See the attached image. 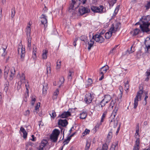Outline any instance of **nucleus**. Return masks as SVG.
<instances>
[{
	"mask_svg": "<svg viewBox=\"0 0 150 150\" xmlns=\"http://www.w3.org/2000/svg\"><path fill=\"white\" fill-rule=\"evenodd\" d=\"M144 7L145 8L146 11H148L150 9V0L147 1L145 3Z\"/></svg>",
	"mask_w": 150,
	"mask_h": 150,
	"instance_id": "4be33fe9",
	"label": "nucleus"
},
{
	"mask_svg": "<svg viewBox=\"0 0 150 150\" xmlns=\"http://www.w3.org/2000/svg\"><path fill=\"white\" fill-rule=\"evenodd\" d=\"M118 27H113V28H111L110 30H111L110 32H112V33H115L117 31Z\"/></svg>",
	"mask_w": 150,
	"mask_h": 150,
	"instance_id": "a18cd8bd",
	"label": "nucleus"
},
{
	"mask_svg": "<svg viewBox=\"0 0 150 150\" xmlns=\"http://www.w3.org/2000/svg\"><path fill=\"white\" fill-rule=\"evenodd\" d=\"M148 98V92H146L145 96L144 98V100L147 101V99Z\"/></svg>",
	"mask_w": 150,
	"mask_h": 150,
	"instance_id": "0e129e2a",
	"label": "nucleus"
},
{
	"mask_svg": "<svg viewBox=\"0 0 150 150\" xmlns=\"http://www.w3.org/2000/svg\"><path fill=\"white\" fill-rule=\"evenodd\" d=\"M26 33L28 41V46L30 48L31 47V37L30 33L31 28L29 26H27L26 28Z\"/></svg>",
	"mask_w": 150,
	"mask_h": 150,
	"instance_id": "20e7f679",
	"label": "nucleus"
},
{
	"mask_svg": "<svg viewBox=\"0 0 150 150\" xmlns=\"http://www.w3.org/2000/svg\"><path fill=\"white\" fill-rule=\"evenodd\" d=\"M109 68V67L108 66H104L100 69V74L101 76V77L99 79V81L102 80L104 78V74L106 72Z\"/></svg>",
	"mask_w": 150,
	"mask_h": 150,
	"instance_id": "6e6552de",
	"label": "nucleus"
},
{
	"mask_svg": "<svg viewBox=\"0 0 150 150\" xmlns=\"http://www.w3.org/2000/svg\"><path fill=\"white\" fill-rule=\"evenodd\" d=\"M98 103L100 106L101 108H103V107L105 106V104L107 103L102 100L100 103Z\"/></svg>",
	"mask_w": 150,
	"mask_h": 150,
	"instance_id": "c03bdc74",
	"label": "nucleus"
},
{
	"mask_svg": "<svg viewBox=\"0 0 150 150\" xmlns=\"http://www.w3.org/2000/svg\"><path fill=\"white\" fill-rule=\"evenodd\" d=\"M87 115V113L86 112H83L80 114V118L81 119H84L86 118Z\"/></svg>",
	"mask_w": 150,
	"mask_h": 150,
	"instance_id": "473e14b6",
	"label": "nucleus"
},
{
	"mask_svg": "<svg viewBox=\"0 0 150 150\" xmlns=\"http://www.w3.org/2000/svg\"><path fill=\"white\" fill-rule=\"evenodd\" d=\"M15 70L14 67H12L11 69V74L10 75L9 77V79L11 81L12 80L14 76L15 73Z\"/></svg>",
	"mask_w": 150,
	"mask_h": 150,
	"instance_id": "6ab92c4d",
	"label": "nucleus"
},
{
	"mask_svg": "<svg viewBox=\"0 0 150 150\" xmlns=\"http://www.w3.org/2000/svg\"><path fill=\"white\" fill-rule=\"evenodd\" d=\"M48 51L46 50H44L43 51V53L42 55V57L43 59H46L47 57V55Z\"/></svg>",
	"mask_w": 150,
	"mask_h": 150,
	"instance_id": "cd10ccee",
	"label": "nucleus"
},
{
	"mask_svg": "<svg viewBox=\"0 0 150 150\" xmlns=\"http://www.w3.org/2000/svg\"><path fill=\"white\" fill-rule=\"evenodd\" d=\"M70 140H69V139H68V138L66 139H65L63 142L64 145L67 144L69 142Z\"/></svg>",
	"mask_w": 150,
	"mask_h": 150,
	"instance_id": "4d7b16f0",
	"label": "nucleus"
},
{
	"mask_svg": "<svg viewBox=\"0 0 150 150\" xmlns=\"http://www.w3.org/2000/svg\"><path fill=\"white\" fill-rule=\"evenodd\" d=\"M18 75L20 76L21 81L18 82V84H21L22 83V81H24L25 80V74L23 73H22L21 76L19 74H18Z\"/></svg>",
	"mask_w": 150,
	"mask_h": 150,
	"instance_id": "c756f323",
	"label": "nucleus"
},
{
	"mask_svg": "<svg viewBox=\"0 0 150 150\" xmlns=\"http://www.w3.org/2000/svg\"><path fill=\"white\" fill-rule=\"evenodd\" d=\"M50 114L51 116V117L53 119H54L56 116V113L55 112L54 110H52V113H50Z\"/></svg>",
	"mask_w": 150,
	"mask_h": 150,
	"instance_id": "37998d69",
	"label": "nucleus"
},
{
	"mask_svg": "<svg viewBox=\"0 0 150 150\" xmlns=\"http://www.w3.org/2000/svg\"><path fill=\"white\" fill-rule=\"evenodd\" d=\"M136 131V133H137L138 132H139V124H138L137 125Z\"/></svg>",
	"mask_w": 150,
	"mask_h": 150,
	"instance_id": "69168bd1",
	"label": "nucleus"
},
{
	"mask_svg": "<svg viewBox=\"0 0 150 150\" xmlns=\"http://www.w3.org/2000/svg\"><path fill=\"white\" fill-rule=\"evenodd\" d=\"M96 109L97 110L99 111L102 109V108L98 104L96 106Z\"/></svg>",
	"mask_w": 150,
	"mask_h": 150,
	"instance_id": "5fc2aeb1",
	"label": "nucleus"
},
{
	"mask_svg": "<svg viewBox=\"0 0 150 150\" xmlns=\"http://www.w3.org/2000/svg\"><path fill=\"white\" fill-rule=\"evenodd\" d=\"M50 63L49 62H48L47 63L46 65L47 66L46 70L47 73H50L51 72L50 71Z\"/></svg>",
	"mask_w": 150,
	"mask_h": 150,
	"instance_id": "a878e982",
	"label": "nucleus"
},
{
	"mask_svg": "<svg viewBox=\"0 0 150 150\" xmlns=\"http://www.w3.org/2000/svg\"><path fill=\"white\" fill-rule=\"evenodd\" d=\"M25 86L27 90V92L29 91L28 88L29 87V85L28 82H27V83H25Z\"/></svg>",
	"mask_w": 150,
	"mask_h": 150,
	"instance_id": "680f3d73",
	"label": "nucleus"
},
{
	"mask_svg": "<svg viewBox=\"0 0 150 150\" xmlns=\"http://www.w3.org/2000/svg\"><path fill=\"white\" fill-rule=\"evenodd\" d=\"M112 32H110V31L108 32L105 34V38L107 39H109L112 36Z\"/></svg>",
	"mask_w": 150,
	"mask_h": 150,
	"instance_id": "72a5a7b5",
	"label": "nucleus"
},
{
	"mask_svg": "<svg viewBox=\"0 0 150 150\" xmlns=\"http://www.w3.org/2000/svg\"><path fill=\"white\" fill-rule=\"evenodd\" d=\"M90 11V10L89 9L83 6L81 7L79 10V12L81 15H83L84 14L89 13Z\"/></svg>",
	"mask_w": 150,
	"mask_h": 150,
	"instance_id": "f8f14e48",
	"label": "nucleus"
},
{
	"mask_svg": "<svg viewBox=\"0 0 150 150\" xmlns=\"http://www.w3.org/2000/svg\"><path fill=\"white\" fill-rule=\"evenodd\" d=\"M118 141H116V142H115L112 145L110 149H113V150L117 149L118 148Z\"/></svg>",
	"mask_w": 150,
	"mask_h": 150,
	"instance_id": "5701e85b",
	"label": "nucleus"
},
{
	"mask_svg": "<svg viewBox=\"0 0 150 150\" xmlns=\"http://www.w3.org/2000/svg\"><path fill=\"white\" fill-rule=\"evenodd\" d=\"M20 131L23 134V137L25 138L27 137V133L25 129L23 127H21L20 128Z\"/></svg>",
	"mask_w": 150,
	"mask_h": 150,
	"instance_id": "b1692460",
	"label": "nucleus"
},
{
	"mask_svg": "<svg viewBox=\"0 0 150 150\" xmlns=\"http://www.w3.org/2000/svg\"><path fill=\"white\" fill-rule=\"evenodd\" d=\"M81 3V0H72L69 8V11L70 13L72 12V14H74V9L78 8Z\"/></svg>",
	"mask_w": 150,
	"mask_h": 150,
	"instance_id": "f257e3e1",
	"label": "nucleus"
},
{
	"mask_svg": "<svg viewBox=\"0 0 150 150\" xmlns=\"http://www.w3.org/2000/svg\"><path fill=\"white\" fill-rule=\"evenodd\" d=\"M87 38V37L85 35H82L80 37V39L82 41L85 42Z\"/></svg>",
	"mask_w": 150,
	"mask_h": 150,
	"instance_id": "603ef678",
	"label": "nucleus"
},
{
	"mask_svg": "<svg viewBox=\"0 0 150 150\" xmlns=\"http://www.w3.org/2000/svg\"><path fill=\"white\" fill-rule=\"evenodd\" d=\"M59 133L60 131L59 130L57 129H55L53 131L52 134L58 137Z\"/></svg>",
	"mask_w": 150,
	"mask_h": 150,
	"instance_id": "c9c22d12",
	"label": "nucleus"
},
{
	"mask_svg": "<svg viewBox=\"0 0 150 150\" xmlns=\"http://www.w3.org/2000/svg\"><path fill=\"white\" fill-rule=\"evenodd\" d=\"M47 88L45 86V87L43 86L42 93L44 95H45L47 93Z\"/></svg>",
	"mask_w": 150,
	"mask_h": 150,
	"instance_id": "09e8293b",
	"label": "nucleus"
},
{
	"mask_svg": "<svg viewBox=\"0 0 150 150\" xmlns=\"http://www.w3.org/2000/svg\"><path fill=\"white\" fill-rule=\"evenodd\" d=\"M90 43H88V50H89L91 49V47H93V44L94 43V41H92V40H90Z\"/></svg>",
	"mask_w": 150,
	"mask_h": 150,
	"instance_id": "4c0bfd02",
	"label": "nucleus"
},
{
	"mask_svg": "<svg viewBox=\"0 0 150 150\" xmlns=\"http://www.w3.org/2000/svg\"><path fill=\"white\" fill-rule=\"evenodd\" d=\"M108 149V146L107 144H105L103 145L102 150H107Z\"/></svg>",
	"mask_w": 150,
	"mask_h": 150,
	"instance_id": "6e6d98bb",
	"label": "nucleus"
},
{
	"mask_svg": "<svg viewBox=\"0 0 150 150\" xmlns=\"http://www.w3.org/2000/svg\"><path fill=\"white\" fill-rule=\"evenodd\" d=\"M91 11L94 13H103L106 12L105 8L103 5H100L98 6H91Z\"/></svg>",
	"mask_w": 150,
	"mask_h": 150,
	"instance_id": "7ed1b4c3",
	"label": "nucleus"
},
{
	"mask_svg": "<svg viewBox=\"0 0 150 150\" xmlns=\"http://www.w3.org/2000/svg\"><path fill=\"white\" fill-rule=\"evenodd\" d=\"M90 131L89 129H86L84 132L82 133V135L83 136H84L85 134H87L89 133Z\"/></svg>",
	"mask_w": 150,
	"mask_h": 150,
	"instance_id": "864d4df0",
	"label": "nucleus"
},
{
	"mask_svg": "<svg viewBox=\"0 0 150 150\" xmlns=\"http://www.w3.org/2000/svg\"><path fill=\"white\" fill-rule=\"evenodd\" d=\"M135 51V49L133 47V45H132L131 47L130 50L129 49L128 52L129 54H131L133 52Z\"/></svg>",
	"mask_w": 150,
	"mask_h": 150,
	"instance_id": "de8ad7c7",
	"label": "nucleus"
},
{
	"mask_svg": "<svg viewBox=\"0 0 150 150\" xmlns=\"http://www.w3.org/2000/svg\"><path fill=\"white\" fill-rule=\"evenodd\" d=\"M144 44L146 49V53L150 54V38H147L145 40Z\"/></svg>",
	"mask_w": 150,
	"mask_h": 150,
	"instance_id": "ddd939ff",
	"label": "nucleus"
},
{
	"mask_svg": "<svg viewBox=\"0 0 150 150\" xmlns=\"http://www.w3.org/2000/svg\"><path fill=\"white\" fill-rule=\"evenodd\" d=\"M47 16L44 14H42L40 17L41 23L44 25L45 28L47 26Z\"/></svg>",
	"mask_w": 150,
	"mask_h": 150,
	"instance_id": "9d476101",
	"label": "nucleus"
},
{
	"mask_svg": "<svg viewBox=\"0 0 150 150\" xmlns=\"http://www.w3.org/2000/svg\"><path fill=\"white\" fill-rule=\"evenodd\" d=\"M59 91L58 89H57L55 91L54 93L53 94V98L54 99H56L57 98V96L59 94Z\"/></svg>",
	"mask_w": 150,
	"mask_h": 150,
	"instance_id": "e433bc0d",
	"label": "nucleus"
},
{
	"mask_svg": "<svg viewBox=\"0 0 150 150\" xmlns=\"http://www.w3.org/2000/svg\"><path fill=\"white\" fill-rule=\"evenodd\" d=\"M7 69V67L5 66V69H4V78L5 80H7V78H8V72L9 71V70H8V69L6 70V69Z\"/></svg>",
	"mask_w": 150,
	"mask_h": 150,
	"instance_id": "bb28decb",
	"label": "nucleus"
},
{
	"mask_svg": "<svg viewBox=\"0 0 150 150\" xmlns=\"http://www.w3.org/2000/svg\"><path fill=\"white\" fill-rule=\"evenodd\" d=\"M33 51H37V48L36 46L35 45H33Z\"/></svg>",
	"mask_w": 150,
	"mask_h": 150,
	"instance_id": "338daca9",
	"label": "nucleus"
},
{
	"mask_svg": "<svg viewBox=\"0 0 150 150\" xmlns=\"http://www.w3.org/2000/svg\"><path fill=\"white\" fill-rule=\"evenodd\" d=\"M58 137L52 134L51 135L50 138L51 140L53 142H56L58 139Z\"/></svg>",
	"mask_w": 150,
	"mask_h": 150,
	"instance_id": "7c9ffc66",
	"label": "nucleus"
},
{
	"mask_svg": "<svg viewBox=\"0 0 150 150\" xmlns=\"http://www.w3.org/2000/svg\"><path fill=\"white\" fill-rule=\"evenodd\" d=\"M68 124V122L66 119L62 120L60 119L58 122V124L59 125H60L62 126L60 127L61 129V132L62 131L63 129L62 127H65Z\"/></svg>",
	"mask_w": 150,
	"mask_h": 150,
	"instance_id": "4468645a",
	"label": "nucleus"
},
{
	"mask_svg": "<svg viewBox=\"0 0 150 150\" xmlns=\"http://www.w3.org/2000/svg\"><path fill=\"white\" fill-rule=\"evenodd\" d=\"M15 8H12L11 9V16L12 18H13L15 16Z\"/></svg>",
	"mask_w": 150,
	"mask_h": 150,
	"instance_id": "3c124183",
	"label": "nucleus"
},
{
	"mask_svg": "<svg viewBox=\"0 0 150 150\" xmlns=\"http://www.w3.org/2000/svg\"><path fill=\"white\" fill-rule=\"evenodd\" d=\"M87 85L88 86L91 85L93 83L92 79L90 78H88L87 81Z\"/></svg>",
	"mask_w": 150,
	"mask_h": 150,
	"instance_id": "8fccbe9b",
	"label": "nucleus"
},
{
	"mask_svg": "<svg viewBox=\"0 0 150 150\" xmlns=\"http://www.w3.org/2000/svg\"><path fill=\"white\" fill-rule=\"evenodd\" d=\"M142 31L140 30L138 28H136L133 30V33L132 34L133 36H136L139 34L141 33Z\"/></svg>",
	"mask_w": 150,
	"mask_h": 150,
	"instance_id": "393cba45",
	"label": "nucleus"
},
{
	"mask_svg": "<svg viewBox=\"0 0 150 150\" xmlns=\"http://www.w3.org/2000/svg\"><path fill=\"white\" fill-rule=\"evenodd\" d=\"M150 25V23H147V24L140 23V28L141 31L143 33H148L150 30L149 28Z\"/></svg>",
	"mask_w": 150,
	"mask_h": 150,
	"instance_id": "423d86ee",
	"label": "nucleus"
},
{
	"mask_svg": "<svg viewBox=\"0 0 150 150\" xmlns=\"http://www.w3.org/2000/svg\"><path fill=\"white\" fill-rule=\"evenodd\" d=\"M74 75V72L72 71H69L68 76V79L69 80H71L72 78V76Z\"/></svg>",
	"mask_w": 150,
	"mask_h": 150,
	"instance_id": "79ce46f5",
	"label": "nucleus"
},
{
	"mask_svg": "<svg viewBox=\"0 0 150 150\" xmlns=\"http://www.w3.org/2000/svg\"><path fill=\"white\" fill-rule=\"evenodd\" d=\"M146 73L147 76H149L150 75V68L146 72Z\"/></svg>",
	"mask_w": 150,
	"mask_h": 150,
	"instance_id": "774afa93",
	"label": "nucleus"
},
{
	"mask_svg": "<svg viewBox=\"0 0 150 150\" xmlns=\"http://www.w3.org/2000/svg\"><path fill=\"white\" fill-rule=\"evenodd\" d=\"M26 150H31L32 149V146L31 145V143L30 142H29L26 144Z\"/></svg>",
	"mask_w": 150,
	"mask_h": 150,
	"instance_id": "c85d7f7f",
	"label": "nucleus"
},
{
	"mask_svg": "<svg viewBox=\"0 0 150 150\" xmlns=\"http://www.w3.org/2000/svg\"><path fill=\"white\" fill-rule=\"evenodd\" d=\"M48 141L46 139H43L39 145L40 149L39 150H43L44 149H47L46 147L47 145Z\"/></svg>",
	"mask_w": 150,
	"mask_h": 150,
	"instance_id": "9b49d317",
	"label": "nucleus"
},
{
	"mask_svg": "<svg viewBox=\"0 0 150 150\" xmlns=\"http://www.w3.org/2000/svg\"><path fill=\"white\" fill-rule=\"evenodd\" d=\"M90 146V144L88 142H87L86 143V145L85 147V149L87 150L88 149Z\"/></svg>",
	"mask_w": 150,
	"mask_h": 150,
	"instance_id": "bf43d9fd",
	"label": "nucleus"
},
{
	"mask_svg": "<svg viewBox=\"0 0 150 150\" xmlns=\"http://www.w3.org/2000/svg\"><path fill=\"white\" fill-rule=\"evenodd\" d=\"M94 98V95L88 93L85 95L84 101L86 103L89 104L91 103Z\"/></svg>",
	"mask_w": 150,
	"mask_h": 150,
	"instance_id": "0eeeda50",
	"label": "nucleus"
},
{
	"mask_svg": "<svg viewBox=\"0 0 150 150\" xmlns=\"http://www.w3.org/2000/svg\"><path fill=\"white\" fill-rule=\"evenodd\" d=\"M7 83H8V84H7V83L6 84V86L5 85L4 88V90H5L6 92L7 91L8 89V86H7V85H8L9 83L8 81H7Z\"/></svg>",
	"mask_w": 150,
	"mask_h": 150,
	"instance_id": "e2e57ef3",
	"label": "nucleus"
},
{
	"mask_svg": "<svg viewBox=\"0 0 150 150\" xmlns=\"http://www.w3.org/2000/svg\"><path fill=\"white\" fill-rule=\"evenodd\" d=\"M115 101L113 100H112L111 101L110 104L109 106V108H111L112 109L113 108V107L114 106L115 104Z\"/></svg>",
	"mask_w": 150,
	"mask_h": 150,
	"instance_id": "a19ab883",
	"label": "nucleus"
},
{
	"mask_svg": "<svg viewBox=\"0 0 150 150\" xmlns=\"http://www.w3.org/2000/svg\"><path fill=\"white\" fill-rule=\"evenodd\" d=\"M18 53H19L20 52H21L20 56L21 59L22 61H23L24 59V58L25 56V49L24 48H23V47L21 48H18Z\"/></svg>",
	"mask_w": 150,
	"mask_h": 150,
	"instance_id": "2eb2a0df",
	"label": "nucleus"
},
{
	"mask_svg": "<svg viewBox=\"0 0 150 150\" xmlns=\"http://www.w3.org/2000/svg\"><path fill=\"white\" fill-rule=\"evenodd\" d=\"M92 39L99 43H103L105 40L104 38L100 35L99 34H96L94 35H93Z\"/></svg>",
	"mask_w": 150,
	"mask_h": 150,
	"instance_id": "1a4fd4ad",
	"label": "nucleus"
},
{
	"mask_svg": "<svg viewBox=\"0 0 150 150\" xmlns=\"http://www.w3.org/2000/svg\"><path fill=\"white\" fill-rule=\"evenodd\" d=\"M101 123L102 122H100V124H98L96 125L95 127V130H97V129L99 128V127L101 125Z\"/></svg>",
	"mask_w": 150,
	"mask_h": 150,
	"instance_id": "052dcab7",
	"label": "nucleus"
},
{
	"mask_svg": "<svg viewBox=\"0 0 150 150\" xmlns=\"http://www.w3.org/2000/svg\"><path fill=\"white\" fill-rule=\"evenodd\" d=\"M111 98L110 95L107 94L104 96V98L103 100L107 103L109 102Z\"/></svg>",
	"mask_w": 150,
	"mask_h": 150,
	"instance_id": "412c9836",
	"label": "nucleus"
},
{
	"mask_svg": "<svg viewBox=\"0 0 150 150\" xmlns=\"http://www.w3.org/2000/svg\"><path fill=\"white\" fill-rule=\"evenodd\" d=\"M119 89H120V98H121L122 97V86H120L119 88Z\"/></svg>",
	"mask_w": 150,
	"mask_h": 150,
	"instance_id": "13d9d810",
	"label": "nucleus"
},
{
	"mask_svg": "<svg viewBox=\"0 0 150 150\" xmlns=\"http://www.w3.org/2000/svg\"><path fill=\"white\" fill-rule=\"evenodd\" d=\"M140 143L139 138H137L135 141V144L134 146L133 150H139L140 147Z\"/></svg>",
	"mask_w": 150,
	"mask_h": 150,
	"instance_id": "dca6fc26",
	"label": "nucleus"
},
{
	"mask_svg": "<svg viewBox=\"0 0 150 150\" xmlns=\"http://www.w3.org/2000/svg\"><path fill=\"white\" fill-rule=\"evenodd\" d=\"M143 93V91L141 90L137 93V95L134 101V108L136 109L138 105V102L141 100L142 95Z\"/></svg>",
	"mask_w": 150,
	"mask_h": 150,
	"instance_id": "39448f33",
	"label": "nucleus"
},
{
	"mask_svg": "<svg viewBox=\"0 0 150 150\" xmlns=\"http://www.w3.org/2000/svg\"><path fill=\"white\" fill-rule=\"evenodd\" d=\"M7 45H5V47H2V49L3 50L4 52L2 54L1 56L3 57H4L6 54L7 52H6V50L7 48Z\"/></svg>",
	"mask_w": 150,
	"mask_h": 150,
	"instance_id": "58836bf2",
	"label": "nucleus"
},
{
	"mask_svg": "<svg viewBox=\"0 0 150 150\" xmlns=\"http://www.w3.org/2000/svg\"><path fill=\"white\" fill-rule=\"evenodd\" d=\"M113 129H111L108 134L106 139V141L108 143L110 142L111 140L112 137V133L113 132Z\"/></svg>",
	"mask_w": 150,
	"mask_h": 150,
	"instance_id": "f3484780",
	"label": "nucleus"
},
{
	"mask_svg": "<svg viewBox=\"0 0 150 150\" xmlns=\"http://www.w3.org/2000/svg\"><path fill=\"white\" fill-rule=\"evenodd\" d=\"M118 109L117 108L115 107V108L113 110L110 117V119H112L110 120V125L111 127L112 126L114 128L117 125V122L114 119L117 115Z\"/></svg>",
	"mask_w": 150,
	"mask_h": 150,
	"instance_id": "f03ea898",
	"label": "nucleus"
},
{
	"mask_svg": "<svg viewBox=\"0 0 150 150\" xmlns=\"http://www.w3.org/2000/svg\"><path fill=\"white\" fill-rule=\"evenodd\" d=\"M107 113V111L106 110L105 111L103 112L101 117V120L100 122H103L104 119H105V117L106 116Z\"/></svg>",
	"mask_w": 150,
	"mask_h": 150,
	"instance_id": "f704fd0d",
	"label": "nucleus"
},
{
	"mask_svg": "<svg viewBox=\"0 0 150 150\" xmlns=\"http://www.w3.org/2000/svg\"><path fill=\"white\" fill-rule=\"evenodd\" d=\"M148 17H149V16H143L142 18L140 19V23L147 24V23H150L149 22V20L147 19Z\"/></svg>",
	"mask_w": 150,
	"mask_h": 150,
	"instance_id": "a211bd4d",
	"label": "nucleus"
},
{
	"mask_svg": "<svg viewBox=\"0 0 150 150\" xmlns=\"http://www.w3.org/2000/svg\"><path fill=\"white\" fill-rule=\"evenodd\" d=\"M58 60L57 63V66L56 67V69H59L60 68V66L61 65V61H58Z\"/></svg>",
	"mask_w": 150,
	"mask_h": 150,
	"instance_id": "49530a36",
	"label": "nucleus"
},
{
	"mask_svg": "<svg viewBox=\"0 0 150 150\" xmlns=\"http://www.w3.org/2000/svg\"><path fill=\"white\" fill-rule=\"evenodd\" d=\"M119 7H120V6L118 5V6H117L115 8V10L114 12V13L113 14V16H112V18H114V17L118 13V12L119 10Z\"/></svg>",
	"mask_w": 150,
	"mask_h": 150,
	"instance_id": "2f4dec72",
	"label": "nucleus"
},
{
	"mask_svg": "<svg viewBox=\"0 0 150 150\" xmlns=\"http://www.w3.org/2000/svg\"><path fill=\"white\" fill-rule=\"evenodd\" d=\"M71 115V113L69 111L64 112L59 116L61 118H65Z\"/></svg>",
	"mask_w": 150,
	"mask_h": 150,
	"instance_id": "aec40b11",
	"label": "nucleus"
},
{
	"mask_svg": "<svg viewBox=\"0 0 150 150\" xmlns=\"http://www.w3.org/2000/svg\"><path fill=\"white\" fill-rule=\"evenodd\" d=\"M29 91L27 92L26 93H25L24 97L23 98V100L26 102L27 101V98L29 97Z\"/></svg>",
	"mask_w": 150,
	"mask_h": 150,
	"instance_id": "ea45409f",
	"label": "nucleus"
}]
</instances>
